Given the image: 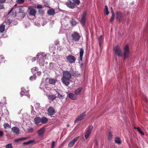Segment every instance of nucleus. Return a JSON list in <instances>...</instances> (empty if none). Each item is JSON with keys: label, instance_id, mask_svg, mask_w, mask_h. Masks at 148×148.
Listing matches in <instances>:
<instances>
[{"label": "nucleus", "instance_id": "obj_20", "mask_svg": "<svg viewBox=\"0 0 148 148\" xmlns=\"http://www.w3.org/2000/svg\"><path fill=\"white\" fill-rule=\"evenodd\" d=\"M45 130V128L42 127L39 130L38 132V134L39 136L42 135L44 133Z\"/></svg>", "mask_w": 148, "mask_h": 148}, {"label": "nucleus", "instance_id": "obj_31", "mask_svg": "<svg viewBox=\"0 0 148 148\" xmlns=\"http://www.w3.org/2000/svg\"><path fill=\"white\" fill-rule=\"evenodd\" d=\"M93 128V126L91 125H90L88 128V130L87 131V132H89L91 133V132L92 131V129Z\"/></svg>", "mask_w": 148, "mask_h": 148}, {"label": "nucleus", "instance_id": "obj_56", "mask_svg": "<svg viewBox=\"0 0 148 148\" xmlns=\"http://www.w3.org/2000/svg\"><path fill=\"white\" fill-rule=\"evenodd\" d=\"M13 9H12L8 12V14H9L12 11Z\"/></svg>", "mask_w": 148, "mask_h": 148}, {"label": "nucleus", "instance_id": "obj_10", "mask_svg": "<svg viewBox=\"0 0 148 148\" xmlns=\"http://www.w3.org/2000/svg\"><path fill=\"white\" fill-rule=\"evenodd\" d=\"M66 4L67 6L71 9H73L75 6V4L74 3L71 2L70 1H69L66 2Z\"/></svg>", "mask_w": 148, "mask_h": 148}, {"label": "nucleus", "instance_id": "obj_50", "mask_svg": "<svg viewBox=\"0 0 148 148\" xmlns=\"http://www.w3.org/2000/svg\"><path fill=\"white\" fill-rule=\"evenodd\" d=\"M41 72L40 71H38L37 73V74L38 76H40L41 75Z\"/></svg>", "mask_w": 148, "mask_h": 148}, {"label": "nucleus", "instance_id": "obj_3", "mask_svg": "<svg viewBox=\"0 0 148 148\" xmlns=\"http://www.w3.org/2000/svg\"><path fill=\"white\" fill-rule=\"evenodd\" d=\"M123 58L124 60L128 57L129 54V49L128 45H126L124 49Z\"/></svg>", "mask_w": 148, "mask_h": 148}, {"label": "nucleus", "instance_id": "obj_16", "mask_svg": "<svg viewBox=\"0 0 148 148\" xmlns=\"http://www.w3.org/2000/svg\"><path fill=\"white\" fill-rule=\"evenodd\" d=\"M84 53V51L83 48H80L79 52V59L81 61H82V57Z\"/></svg>", "mask_w": 148, "mask_h": 148}, {"label": "nucleus", "instance_id": "obj_7", "mask_svg": "<svg viewBox=\"0 0 148 148\" xmlns=\"http://www.w3.org/2000/svg\"><path fill=\"white\" fill-rule=\"evenodd\" d=\"M66 59L70 63H74L76 60L75 57L72 55H69L66 56Z\"/></svg>", "mask_w": 148, "mask_h": 148}, {"label": "nucleus", "instance_id": "obj_18", "mask_svg": "<svg viewBox=\"0 0 148 148\" xmlns=\"http://www.w3.org/2000/svg\"><path fill=\"white\" fill-rule=\"evenodd\" d=\"M28 138H29L28 137L20 138L17 139H15L14 140V141L15 142V143H16L19 142H20L24 140H25L28 139Z\"/></svg>", "mask_w": 148, "mask_h": 148}, {"label": "nucleus", "instance_id": "obj_38", "mask_svg": "<svg viewBox=\"0 0 148 148\" xmlns=\"http://www.w3.org/2000/svg\"><path fill=\"white\" fill-rule=\"evenodd\" d=\"M64 95H62L58 93V97H57L58 98L60 99L61 100L62 99L64 98Z\"/></svg>", "mask_w": 148, "mask_h": 148}, {"label": "nucleus", "instance_id": "obj_39", "mask_svg": "<svg viewBox=\"0 0 148 148\" xmlns=\"http://www.w3.org/2000/svg\"><path fill=\"white\" fill-rule=\"evenodd\" d=\"M6 148H13L12 143L7 144L5 146Z\"/></svg>", "mask_w": 148, "mask_h": 148}, {"label": "nucleus", "instance_id": "obj_26", "mask_svg": "<svg viewBox=\"0 0 148 148\" xmlns=\"http://www.w3.org/2000/svg\"><path fill=\"white\" fill-rule=\"evenodd\" d=\"M115 142L116 143L119 145L121 143L120 139L119 137H116L115 138Z\"/></svg>", "mask_w": 148, "mask_h": 148}, {"label": "nucleus", "instance_id": "obj_15", "mask_svg": "<svg viewBox=\"0 0 148 148\" xmlns=\"http://www.w3.org/2000/svg\"><path fill=\"white\" fill-rule=\"evenodd\" d=\"M47 14L49 15L53 16L56 14L55 10L53 9H51L47 11Z\"/></svg>", "mask_w": 148, "mask_h": 148}, {"label": "nucleus", "instance_id": "obj_32", "mask_svg": "<svg viewBox=\"0 0 148 148\" xmlns=\"http://www.w3.org/2000/svg\"><path fill=\"white\" fill-rule=\"evenodd\" d=\"M4 128L6 129L7 128H11L10 126L8 123H6L3 125Z\"/></svg>", "mask_w": 148, "mask_h": 148}, {"label": "nucleus", "instance_id": "obj_29", "mask_svg": "<svg viewBox=\"0 0 148 148\" xmlns=\"http://www.w3.org/2000/svg\"><path fill=\"white\" fill-rule=\"evenodd\" d=\"M104 12L106 13V15H108L109 13V12L108 10V8L107 5L105 6Z\"/></svg>", "mask_w": 148, "mask_h": 148}, {"label": "nucleus", "instance_id": "obj_42", "mask_svg": "<svg viewBox=\"0 0 148 148\" xmlns=\"http://www.w3.org/2000/svg\"><path fill=\"white\" fill-rule=\"evenodd\" d=\"M103 39L102 38V36H100V38H99V44L100 45H101V41H102Z\"/></svg>", "mask_w": 148, "mask_h": 148}, {"label": "nucleus", "instance_id": "obj_62", "mask_svg": "<svg viewBox=\"0 0 148 148\" xmlns=\"http://www.w3.org/2000/svg\"><path fill=\"white\" fill-rule=\"evenodd\" d=\"M37 56V58H38V55H37V56Z\"/></svg>", "mask_w": 148, "mask_h": 148}, {"label": "nucleus", "instance_id": "obj_46", "mask_svg": "<svg viewBox=\"0 0 148 148\" xmlns=\"http://www.w3.org/2000/svg\"><path fill=\"white\" fill-rule=\"evenodd\" d=\"M37 8L38 9H40L42 8V5L39 4H38L37 5Z\"/></svg>", "mask_w": 148, "mask_h": 148}, {"label": "nucleus", "instance_id": "obj_41", "mask_svg": "<svg viewBox=\"0 0 148 148\" xmlns=\"http://www.w3.org/2000/svg\"><path fill=\"white\" fill-rule=\"evenodd\" d=\"M55 142L53 141L52 142V144L51 148H54L55 146Z\"/></svg>", "mask_w": 148, "mask_h": 148}, {"label": "nucleus", "instance_id": "obj_5", "mask_svg": "<svg viewBox=\"0 0 148 148\" xmlns=\"http://www.w3.org/2000/svg\"><path fill=\"white\" fill-rule=\"evenodd\" d=\"M72 40L75 42L78 41L79 40L80 36L76 32H75L71 34Z\"/></svg>", "mask_w": 148, "mask_h": 148}, {"label": "nucleus", "instance_id": "obj_43", "mask_svg": "<svg viewBox=\"0 0 148 148\" xmlns=\"http://www.w3.org/2000/svg\"><path fill=\"white\" fill-rule=\"evenodd\" d=\"M29 132H32L33 131V128L32 127H29L28 128Z\"/></svg>", "mask_w": 148, "mask_h": 148}, {"label": "nucleus", "instance_id": "obj_34", "mask_svg": "<svg viewBox=\"0 0 148 148\" xmlns=\"http://www.w3.org/2000/svg\"><path fill=\"white\" fill-rule=\"evenodd\" d=\"M73 1L74 3L75 4V5H79L80 3L79 0H73Z\"/></svg>", "mask_w": 148, "mask_h": 148}, {"label": "nucleus", "instance_id": "obj_45", "mask_svg": "<svg viewBox=\"0 0 148 148\" xmlns=\"http://www.w3.org/2000/svg\"><path fill=\"white\" fill-rule=\"evenodd\" d=\"M4 8V5L3 4L0 3V10Z\"/></svg>", "mask_w": 148, "mask_h": 148}, {"label": "nucleus", "instance_id": "obj_8", "mask_svg": "<svg viewBox=\"0 0 148 148\" xmlns=\"http://www.w3.org/2000/svg\"><path fill=\"white\" fill-rule=\"evenodd\" d=\"M116 19L120 21L122 20L123 19V14L119 12H116Z\"/></svg>", "mask_w": 148, "mask_h": 148}, {"label": "nucleus", "instance_id": "obj_60", "mask_svg": "<svg viewBox=\"0 0 148 148\" xmlns=\"http://www.w3.org/2000/svg\"><path fill=\"white\" fill-rule=\"evenodd\" d=\"M17 6V4H16L14 5V6H15V7H16V6Z\"/></svg>", "mask_w": 148, "mask_h": 148}, {"label": "nucleus", "instance_id": "obj_17", "mask_svg": "<svg viewBox=\"0 0 148 148\" xmlns=\"http://www.w3.org/2000/svg\"><path fill=\"white\" fill-rule=\"evenodd\" d=\"M12 132L14 133L18 134L19 133V129L16 127H13L12 129Z\"/></svg>", "mask_w": 148, "mask_h": 148}, {"label": "nucleus", "instance_id": "obj_14", "mask_svg": "<svg viewBox=\"0 0 148 148\" xmlns=\"http://www.w3.org/2000/svg\"><path fill=\"white\" fill-rule=\"evenodd\" d=\"M82 88L79 87L76 90L74 91V94L76 95H80L82 92Z\"/></svg>", "mask_w": 148, "mask_h": 148}, {"label": "nucleus", "instance_id": "obj_19", "mask_svg": "<svg viewBox=\"0 0 148 148\" xmlns=\"http://www.w3.org/2000/svg\"><path fill=\"white\" fill-rule=\"evenodd\" d=\"M48 99L51 100L52 101H53V100L57 98V96L56 95L54 94H51L49 95Z\"/></svg>", "mask_w": 148, "mask_h": 148}, {"label": "nucleus", "instance_id": "obj_2", "mask_svg": "<svg viewBox=\"0 0 148 148\" xmlns=\"http://www.w3.org/2000/svg\"><path fill=\"white\" fill-rule=\"evenodd\" d=\"M114 51L115 53L118 56L121 57L123 56L122 51L118 45H116L114 48Z\"/></svg>", "mask_w": 148, "mask_h": 148}, {"label": "nucleus", "instance_id": "obj_35", "mask_svg": "<svg viewBox=\"0 0 148 148\" xmlns=\"http://www.w3.org/2000/svg\"><path fill=\"white\" fill-rule=\"evenodd\" d=\"M25 15V12L21 13L19 14H18V16L20 17L21 18H23Z\"/></svg>", "mask_w": 148, "mask_h": 148}, {"label": "nucleus", "instance_id": "obj_36", "mask_svg": "<svg viewBox=\"0 0 148 148\" xmlns=\"http://www.w3.org/2000/svg\"><path fill=\"white\" fill-rule=\"evenodd\" d=\"M22 90L20 92V94L21 97L23 96L25 93V92L23 90H25V89L24 88H21Z\"/></svg>", "mask_w": 148, "mask_h": 148}, {"label": "nucleus", "instance_id": "obj_6", "mask_svg": "<svg viewBox=\"0 0 148 148\" xmlns=\"http://www.w3.org/2000/svg\"><path fill=\"white\" fill-rule=\"evenodd\" d=\"M86 115V112H84L76 118L74 121L75 123H78L79 121H81L84 119Z\"/></svg>", "mask_w": 148, "mask_h": 148}, {"label": "nucleus", "instance_id": "obj_4", "mask_svg": "<svg viewBox=\"0 0 148 148\" xmlns=\"http://www.w3.org/2000/svg\"><path fill=\"white\" fill-rule=\"evenodd\" d=\"M87 14V13L85 11L84 12L82 16L80 21L83 26H84L85 25L86 18Z\"/></svg>", "mask_w": 148, "mask_h": 148}, {"label": "nucleus", "instance_id": "obj_51", "mask_svg": "<svg viewBox=\"0 0 148 148\" xmlns=\"http://www.w3.org/2000/svg\"><path fill=\"white\" fill-rule=\"evenodd\" d=\"M38 70V68L37 67H33L32 69V70H35V71H37Z\"/></svg>", "mask_w": 148, "mask_h": 148}, {"label": "nucleus", "instance_id": "obj_33", "mask_svg": "<svg viewBox=\"0 0 148 148\" xmlns=\"http://www.w3.org/2000/svg\"><path fill=\"white\" fill-rule=\"evenodd\" d=\"M138 131L142 135H144V133L142 131L141 129L139 127L136 128Z\"/></svg>", "mask_w": 148, "mask_h": 148}, {"label": "nucleus", "instance_id": "obj_37", "mask_svg": "<svg viewBox=\"0 0 148 148\" xmlns=\"http://www.w3.org/2000/svg\"><path fill=\"white\" fill-rule=\"evenodd\" d=\"M91 133L89 132L86 131L85 135V137L86 139H87Z\"/></svg>", "mask_w": 148, "mask_h": 148}, {"label": "nucleus", "instance_id": "obj_61", "mask_svg": "<svg viewBox=\"0 0 148 148\" xmlns=\"http://www.w3.org/2000/svg\"><path fill=\"white\" fill-rule=\"evenodd\" d=\"M112 7L111 8V10H112Z\"/></svg>", "mask_w": 148, "mask_h": 148}, {"label": "nucleus", "instance_id": "obj_44", "mask_svg": "<svg viewBox=\"0 0 148 148\" xmlns=\"http://www.w3.org/2000/svg\"><path fill=\"white\" fill-rule=\"evenodd\" d=\"M114 16H112L110 19V22L112 23L114 21Z\"/></svg>", "mask_w": 148, "mask_h": 148}, {"label": "nucleus", "instance_id": "obj_22", "mask_svg": "<svg viewBox=\"0 0 148 148\" xmlns=\"http://www.w3.org/2000/svg\"><path fill=\"white\" fill-rule=\"evenodd\" d=\"M48 119L45 117H43L41 119V122L43 124L46 123L48 121Z\"/></svg>", "mask_w": 148, "mask_h": 148}, {"label": "nucleus", "instance_id": "obj_54", "mask_svg": "<svg viewBox=\"0 0 148 148\" xmlns=\"http://www.w3.org/2000/svg\"><path fill=\"white\" fill-rule=\"evenodd\" d=\"M111 12L112 13V16H114V14L113 11V9H112V10H111Z\"/></svg>", "mask_w": 148, "mask_h": 148}, {"label": "nucleus", "instance_id": "obj_11", "mask_svg": "<svg viewBox=\"0 0 148 148\" xmlns=\"http://www.w3.org/2000/svg\"><path fill=\"white\" fill-rule=\"evenodd\" d=\"M29 14L31 16H35L36 13V10L32 7L29 8Z\"/></svg>", "mask_w": 148, "mask_h": 148}, {"label": "nucleus", "instance_id": "obj_9", "mask_svg": "<svg viewBox=\"0 0 148 148\" xmlns=\"http://www.w3.org/2000/svg\"><path fill=\"white\" fill-rule=\"evenodd\" d=\"M47 112L48 114L50 116L54 114L55 113V110L51 107L49 108L47 110Z\"/></svg>", "mask_w": 148, "mask_h": 148}, {"label": "nucleus", "instance_id": "obj_55", "mask_svg": "<svg viewBox=\"0 0 148 148\" xmlns=\"http://www.w3.org/2000/svg\"><path fill=\"white\" fill-rule=\"evenodd\" d=\"M59 44V41H56L55 42V44L56 45H57Z\"/></svg>", "mask_w": 148, "mask_h": 148}, {"label": "nucleus", "instance_id": "obj_53", "mask_svg": "<svg viewBox=\"0 0 148 148\" xmlns=\"http://www.w3.org/2000/svg\"><path fill=\"white\" fill-rule=\"evenodd\" d=\"M35 78V77L34 76H31L30 77L29 79L30 80H32L33 79H34Z\"/></svg>", "mask_w": 148, "mask_h": 148}, {"label": "nucleus", "instance_id": "obj_23", "mask_svg": "<svg viewBox=\"0 0 148 148\" xmlns=\"http://www.w3.org/2000/svg\"><path fill=\"white\" fill-rule=\"evenodd\" d=\"M112 133L110 130L108 131V139L110 140H111L112 138Z\"/></svg>", "mask_w": 148, "mask_h": 148}, {"label": "nucleus", "instance_id": "obj_21", "mask_svg": "<svg viewBox=\"0 0 148 148\" xmlns=\"http://www.w3.org/2000/svg\"><path fill=\"white\" fill-rule=\"evenodd\" d=\"M34 123L38 124L41 122V119L39 117H37L34 119Z\"/></svg>", "mask_w": 148, "mask_h": 148}, {"label": "nucleus", "instance_id": "obj_59", "mask_svg": "<svg viewBox=\"0 0 148 148\" xmlns=\"http://www.w3.org/2000/svg\"><path fill=\"white\" fill-rule=\"evenodd\" d=\"M145 101V102H146V103H147V102H148V100L147 99H146Z\"/></svg>", "mask_w": 148, "mask_h": 148}, {"label": "nucleus", "instance_id": "obj_40", "mask_svg": "<svg viewBox=\"0 0 148 148\" xmlns=\"http://www.w3.org/2000/svg\"><path fill=\"white\" fill-rule=\"evenodd\" d=\"M16 2L19 4H22L24 2V0H16Z\"/></svg>", "mask_w": 148, "mask_h": 148}, {"label": "nucleus", "instance_id": "obj_24", "mask_svg": "<svg viewBox=\"0 0 148 148\" xmlns=\"http://www.w3.org/2000/svg\"><path fill=\"white\" fill-rule=\"evenodd\" d=\"M70 23L71 24L72 26H73L76 25L77 22L75 19L72 18L70 21Z\"/></svg>", "mask_w": 148, "mask_h": 148}, {"label": "nucleus", "instance_id": "obj_27", "mask_svg": "<svg viewBox=\"0 0 148 148\" xmlns=\"http://www.w3.org/2000/svg\"><path fill=\"white\" fill-rule=\"evenodd\" d=\"M35 142L34 140H32L29 141L27 142H25L23 143V145H27L33 143Z\"/></svg>", "mask_w": 148, "mask_h": 148}, {"label": "nucleus", "instance_id": "obj_13", "mask_svg": "<svg viewBox=\"0 0 148 148\" xmlns=\"http://www.w3.org/2000/svg\"><path fill=\"white\" fill-rule=\"evenodd\" d=\"M68 97L73 100H76L77 99V97L73 93H69L68 95Z\"/></svg>", "mask_w": 148, "mask_h": 148}, {"label": "nucleus", "instance_id": "obj_25", "mask_svg": "<svg viewBox=\"0 0 148 148\" xmlns=\"http://www.w3.org/2000/svg\"><path fill=\"white\" fill-rule=\"evenodd\" d=\"M5 25H2L0 26V32L3 33L5 30Z\"/></svg>", "mask_w": 148, "mask_h": 148}, {"label": "nucleus", "instance_id": "obj_58", "mask_svg": "<svg viewBox=\"0 0 148 148\" xmlns=\"http://www.w3.org/2000/svg\"><path fill=\"white\" fill-rule=\"evenodd\" d=\"M16 12H15L14 13V16L15 17L16 16Z\"/></svg>", "mask_w": 148, "mask_h": 148}, {"label": "nucleus", "instance_id": "obj_57", "mask_svg": "<svg viewBox=\"0 0 148 148\" xmlns=\"http://www.w3.org/2000/svg\"><path fill=\"white\" fill-rule=\"evenodd\" d=\"M96 141V146H97V147H98V143L97 140Z\"/></svg>", "mask_w": 148, "mask_h": 148}, {"label": "nucleus", "instance_id": "obj_47", "mask_svg": "<svg viewBox=\"0 0 148 148\" xmlns=\"http://www.w3.org/2000/svg\"><path fill=\"white\" fill-rule=\"evenodd\" d=\"M44 5H45V6L46 7H48L49 6V3L47 2H44Z\"/></svg>", "mask_w": 148, "mask_h": 148}, {"label": "nucleus", "instance_id": "obj_30", "mask_svg": "<svg viewBox=\"0 0 148 148\" xmlns=\"http://www.w3.org/2000/svg\"><path fill=\"white\" fill-rule=\"evenodd\" d=\"M19 11L18 12V14H19L20 13L25 12H24V8L23 6H21L19 8Z\"/></svg>", "mask_w": 148, "mask_h": 148}, {"label": "nucleus", "instance_id": "obj_28", "mask_svg": "<svg viewBox=\"0 0 148 148\" xmlns=\"http://www.w3.org/2000/svg\"><path fill=\"white\" fill-rule=\"evenodd\" d=\"M56 82L55 79H49V83L50 84H54Z\"/></svg>", "mask_w": 148, "mask_h": 148}, {"label": "nucleus", "instance_id": "obj_49", "mask_svg": "<svg viewBox=\"0 0 148 148\" xmlns=\"http://www.w3.org/2000/svg\"><path fill=\"white\" fill-rule=\"evenodd\" d=\"M3 134V132L2 131H0V137H2Z\"/></svg>", "mask_w": 148, "mask_h": 148}, {"label": "nucleus", "instance_id": "obj_1", "mask_svg": "<svg viewBox=\"0 0 148 148\" xmlns=\"http://www.w3.org/2000/svg\"><path fill=\"white\" fill-rule=\"evenodd\" d=\"M72 78V74L68 71H64L62 72V77L61 79L62 83L68 86L70 84V81Z\"/></svg>", "mask_w": 148, "mask_h": 148}, {"label": "nucleus", "instance_id": "obj_63", "mask_svg": "<svg viewBox=\"0 0 148 148\" xmlns=\"http://www.w3.org/2000/svg\"><path fill=\"white\" fill-rule=\"evenodd\" d=\"M67 126H69V125H67Z\"/></svg>", "mask_w": 148, "mask_h": 148}, {"label": "nucleus", "instance_id": "obj_52", "mask_svg": "<svg viewBox=\"0 0 148 148\" xmlns=\"http://www.w3.org/2000/svg\"><path fill=\"white\" fill-rule=\"evenodd\" d=\"M6 0H0V3H3L5 2Z\"/></svg>", "mask_w": 148, "mask_h": 148}, {"label": "nucleus", "instance_id": "obj_48", "mask_svg": "<svg viewBox=\"0 0 148 148\" xmlns=\"http://www.w3.org/2000/svg\"><path fill=\"white\" fill-rule=\"evenodd\" d=\"M12 22V20L11 19H8V20L7 22L8 23L9 25H10Z\"/></svg>", "mask_w": 148, "mask_h": 148}, {"label": "nucleus", "instance_id": "obj_12", "mask_svg": "<svg viewBox=\"0 0 148 148\" xmlns=\"http://www.w3.org/2000/svg\"><path fill=\"white\" fill-rule=\"evenodd\" d=\"M78 138V137H76L73 140H71L68 144V146L69 147H73L75 143L77 141Z\"/></svg>", "mask_w": 148, "mask_h": 148}]
</instances>
